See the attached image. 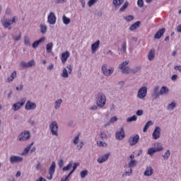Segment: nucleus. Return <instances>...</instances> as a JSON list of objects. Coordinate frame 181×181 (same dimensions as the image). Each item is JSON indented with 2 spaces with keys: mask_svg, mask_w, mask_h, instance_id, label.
Returning <instances> with one entry per match:
<instances>
[{
  "mask_svg": "<svg viewBox=\"0 0 181 181\" xmlns=\"http://www.w3.org/2000/svg\"><path fill=\"white\" fill-rule=\"evenodd\" d=\"M95 101H96V105L99 108H103L105 105L107 103V98L105 97V95L101 92L98 93L95 95Z\"/></svg>",
  "mask_w": 181,
  "mask_h": 181,
  "instance_id": "obj_1",
  "label": "nucleus"
},
{
  "mask_svg": "<svg viewBox=\"0 0 181 181\" xmlns=\"http://www.w3.org/2000/svg\"><path fill=\"white\" fill-rule=\"evenodd\" d=\"M107 67H108V65H107V64H104L102 65V73L103 75L106 76V77H110V76H111L114 73L115 69L112 66H110L109 69H107Z\"/></svg>",
  "mask_w": 181,
  "mask_h": 181,
  "instance_id": "obj_2",
  "label": "nucleus"
},
{
  "mask_svg": "<svg viewBox=\"0 0 181 181\" xmlns=\"http://www.w3.org/2000/svg\"><path fill=\"white\" fill-rule=\"evenodd\" d=\"M30 138V132L29 131H24L21 132L18 137V141L24 142Z\"/></svg>",
  "mask_w": 181,
  "mask_h": 181,
  "instance_id": "obj_3",
  "label": "nucleus"
},
{
  "mask_svg": "<svg viewBox=\"0 0 181 181\" xmlns=\"http://www.w3.org/2000/svg\"><path fill=\"white\" fill-rule=\"evenodd\" d=\"M49 129L51 131L52 135L57 136V135H59V134L57 133V131L59 130V124H57V122H52L49 125Z\"/></svg>",
  "mask_w": 181,
  "mask_h": 181,
  "instance_id": "obj_4",
  "label": "nucleus"
},
{
  "mask_svg": "<svg viewBox=\"0 0 181 181\" xmlns=\"http://www.w3.org/2000/svg\"><path fill=\"white\" fill-rule=\"evenodd\" d=\"M138 142H139V136L138 134H134L128 139V143L130 146H135Z\"/></svg>",
  "mask_w": 181,
  "mask_h": 181,
  "instance_id": "obj_5",
  "label": "nucleus"
},
{
  "mask_svg": "<svg viewBox=\"0 0 181 181\" xmlns=\"http://www.w3.org/2000/svg\"><path fill=\"white\" fill-rule=\"evenodd\" d=\"M25 103H26V98H23L19 102L14 103L13 105V110L14 111L21 110V107H23V105H25Z\"/></svg>",
  "mask_w": 181,
  "mask_h": 181,
  "instance_id": "obj_6",
  "label": "nucleus"
},
{
  "mask_svg": "<svg viewBox=\"0 0 181 181\" xmlns=\"http://www.w3.org/2000/svg\"><path fill=\"white\" fill-rule=\"evenodd\" d=\"M124 138H125V130L122 127L120 130L116 132L115 139L117 141H122Z\"/></svg>",
  "mask_w": 181,
  "mask_h": 181,
  "instance_id": "obj_7",
  "label": "nucleus"
},
{
  "mask_svg": "<svg viewBox=\"0 0 181 181\" xmlns=\"http://www.w3.org/2000/svg\"><path fill=\"white\" fill-rule=\"evenodd\" d=\"M148 93V88L146 86H142L138 91L139 98H145Z\"/></svg>",
  "mask_w": 181,
  "mask_h": 181,
  "instance_id": "obj_8",
  "label": "nucleus"
},
{
  "mask_svg": "<svg viewBox=\"0 0 181 181\" xmlns=\"http://www.w3.org/2000/svg\"><path fill=\"white\" fill-rule=\"evenodd\" d=\"M163 149V148L162 146L150 148L148 149L147 153H148V155H150V156H153V153H155L156 152H161V151Z\"/></svg>",
  "mask_w": 181,
  "mask_h": 181,
  "instance_id": "obj_9",
  "label": "nucleus"
},
{
  "mask_svg": "<svg viewBox=\"0 0 181 181\" xmlns=\"http://www.w3.org/2000/svg\"><path fill=\"white\" fill-rule=\"evenodd\" d=\"M23 160V157L19 156H11L10 157L11 163H19Z\"/></svg>",
  "mask_w": 181,
  "mask_h": 181,
  "instance_id": "obj_10",
  "label": "nucleus"
},
{
  "mask_svg": "<svg viewBox=\"0 0 181 181\" xmlns=\"http://www.w3.org/2000/svg\"><path fill=\"white\" fill-rule=\"evenodd\" d=\"M25 109L27 110V111L36 110V103L31 102L30 100H28L25 103Z\"/></svg>",
  "mask_w": 181,
  "mask_h": 181,
  "instance_id": "obj_11",
  "label": "nucleus"
},
{
  "mask_svg": "<svg viewBox=\"0 0 181 181\" xmlns=\"http://www.w3.org/2000/svg\"><path fill=\"white\" fill-rule=\"evenodd\" d=\"M153 139H159L160 138V127H156L152 134Z\"/></svg>",
  "mask_w": 181,
  "mask_h": 181,
  "instance_id": "obj_12",
  "label": "nucleus"
},
{
  "mask_svg": "<svg viewBox=\"0 0 181 181\" xmlns=\"http://www.w3.org/2000/svg\"><path fill=\"white\" fill-rule=\"evenodd\" d=\"M47 22L49 25H54L56 23V15L54 13L51 12L48 16Z\"/></svg>",
  "mask_w": 181,
  "mask_h": 181,
  "instance_id": "obj_13",
  "label": "nucleus"
},
{
  "mask_svg": "<svg viewBox=\"0 0 181 181\" xmlns=\"http://www.w3.org/2000/svg\"><path fill=\"white\" fill-rule=\"evenodd\" d=\"M160 95V91H159V86H156L153 89V93H152V97L153 100H158Z\"/></svg>",
  "mask_w": 181,
  "mask_h": 181,
  "instance_id": "obj_14",
  "label": "nucleus"
},
{
  "mask_svg": "<svg viewBox=\"0 0 181 181\" xmlns=\"http://www.w3.org/2000/svg\"><path fill=\"white\" fill-rule=\"evenodd\" d=\"M69 57H70V52L69 51L63 52L61 57L62 63L64 64V63L67 62V59H69Z\"/></svg>",
  "mask_w": 181,
  "mask_h": 181,
  "instance_id": "obj_15",
  "label": "nucleus"
},
{
  "mask_svg": "<svg viewBox=\"0 0 181 181\" xmlns=\"http://www.w3.org/2000/svg\"><path fill=\"white\" fill-rule=\"evenodd\" d=\"M110 155H111V153H107L103 155L102 157L98 158V163H104V162H105L106 160H108V158H110Z\"/></svg>",
  "mask_w": 181,
  "mask_h": 181,
  "instance_id": "obj_16",
  "label": "nucleus"
},
{
  "mask_svg": "<svg viewBox=\"0 0 181 181\" xmlns=\"http://www.w3.org/2000/svg\"><path fill=\"white\" fill-rule=\"evenodd\" d=\"M165 32H166L165 28H161L154 35V39H160L161 36H163L165 34Z\"/></svg>",
  "mask_w": 181,
  "mask_h": 181,
  "instance_id": "obj_17",
  "label": "nucleus"
},
{
  "mask_svg": "<svg viewBox=\"0 0 181 181\" xmlns=\"http://www.w3.org/2000/svg\"><path fill=\"white\" fill-rule=\"evenodd\" d=\"M155 53H156V51H155V49H151L148 54V59L151 61L153 60V59H155Z\"/></svg>",
  "mask_w": 181,
  "mask_h": 181,
  "instance_id": "obj_18",
  "label": "nucleus"
},
{
  "mask_svg": "<svg viewBox=\"0 0 181 181\" xmlns=\"http://www.w3.org/2000/svg\"><path fill=\"white\" fill-rule=\"evenodd\" d=\"M139 26H141V21H136V23H134V24H132L130 27H129V30H131L132 32L135 30V29H138V28H139Z\"/></svg>",
  "mask_w": 181,
  "mask_h": 181,
  "instance_id": "obj_19",
  "label": "nucleus"
},
{
  "mask_svg": "<svg viewBox=\"0 0 181 181\" xmlns=\"http://www.w3.org/2000/svg\"><path fill=\"white\" fill-rule=\"evenodd\" d=\"M152 175H153L152 167L147 168L144 172V176H152Z\"/></svg>",
  "mask_w": 181,
  "mask_h": 181,
  "instance_id": "obj_20",
  "label": "nucleus"
},
{
  "mask_svg": "<svg viewBox=\"0 0 181 181\" xmlns=\"http://www.w3.org/2000/svg\"><path fill=\"white\" fill-rule=\"evenodd\" d=\"M45 40H46V37H42L40 39L35 41L32 46H39V45H40V43H43L45 42Z\"/></svg>",
  "mask_w": 181,
  "mask_h": 181,
  "instance_id": "obj_21",
  "label": "nucleus"
},
{
  "mask_svg": "<svg viewBox=\"0 0 181 181\" xmlns=\"http://www.w3.org/2000/svg\"><path fill=\"white\" fill-rule=\"evenodd\" d=\"M142 67L141 66H137L131 70V74H136L138 73H141Z\"/></svg>",
  "mask_w": 181,
  "mask_h": 181,
  "instance_id": "obj_22",
  "label": "nucleus"
},
{
  "mask_svg": "<svg viewBox=\"0 0 181 181\" xmlns=\"http://www.w3.org/2000/svg\"><path fill=\"white\" fill-rule=\"evenodd\" d=\"M56 172V163L53 161L49 168V173H54Z\"/></svg>",
  "mask_w": 181,
  "mask_h": 181,
  "instance_id": "obj_23",
  "label": "nucleus"
},
{
  "mask_svg": "<svg viewBox=\"0 0 181 181\" xmlns=\"http://www.w3.org/2000/svg\"><path fill=\"white\" fill-rule=\"evenodd\" d=\"M151 125H153V122L151 120L147 122L143 128V132H146V131H148V128L151 127Z\"/></svg>",
  "mask_w": 181,
  "mask_h": 181,
  "instance_id": "obj_24",
  "label": "nucleus"
},
{
  "mask_svg": "<svg viewBox=\"0 0 181 181\" xmlns=\"http://www.w3.org/2000/svg\"><path fill=\"white\" fill-rule=\"evenodd\" d=\"M119 54H124L127 53V47L125 46H119L118 47Z\"/></svg>",
  "mask_w": 181,
  "mask_h": 181,
  "instance_id": "obj_25",
  "label": "nucleus"
},
{
  "mask_svg": "<svg viewBox=\"0 0 181 181\" xmlns=\"http://www.w3.org/2000/svg\"><path fill=\"white\" fill-rule=\"evenodd\" d=\"M169 93V88L166 86H162L160 90V95H163V94H168Z\"/></svg>",
  "mask_w": 181,
  "mask_h": 181,
  "instance_id": "obj_26",
  "label": "nucleus"
},
{
  "mask_svg": "<svg viewBox=\"0 0 181 181\" xmlns=\"http://www.w3.org/2000/svg\"><path fill=\"white\" fill-rule=\"evenodd\" d=\"M15 78H16V71H14L11 74V76L7 78V81L8 83H12V81H13V79H15Z\"/></svg>",
  "mask_w": 181,
  "mask_h": 181,
  "instance_id": "obj_27",
  "label": "nucleus"
},
{
  "mask_svg": "<svg viewBox=\"0 0 181 181\" xmlns=\"http://www.w3.org/2000/svg\"><path fill=\"white\" fill-rule=\"evenodd\" d=\"M138 163V161L136 160H131L129 162L128 166L130 168V169H132V168H135L136 166V164Z\"/></svg>",
  "mask_w": 181,
  "mask_h": 181,
  "instance_id": "obj_28",
  "label": "nucleus"
},
{
  "mask_svg": "<svg viewBox=\"0 0 181 181\" xmlns=\"http://www.w3.org/2000/svg\"><path fill=\"white\" fill-rule=\"evenodd\" d=\"M69 74L67 69L66 68H63L62 73L61 74L62 77H63V78H68Z\"/></svg>",
  "mask_w": 181,
  "mask_h": 181,
  "instance_id": "obj_29",
  "label": "nucleus"
},
{
  "mask_svg": "<svg viewBox=\"0 0 181 181\" xmlns=\"http://www.w3.org/2000/svg\"><path fill=\"white\" fill-rule=\"evenodd\" d=\"M63 103L62 99H59L55 101V105H54V109L55 110H59L60 108V105H62V103Z\"/></svg>",
  "mask_w": 181,
  "mask_h": 181,
  "instance_id": "obj_30",
  "label": "nucleus"
},
{
  "mask_svg": "<svg viewBox=\"0 0 181 181\" xmlns=\"http://www.w3.org/2000/svg\"><path fill=\"white\" fill-rule=\"evenodd\" d=\"M72 166H73V161H70L67 165H66L62 168L63 172H67V170H70Z\"/></svg>",
  "mask_w": 181,
  "mask_h": 181,
  "instance_id": "obj_31",
  "label": "nucleus"
},
{
  "mask_svg": "<svg viewBox=\"0 0 181 181\" xmlns=\"http://www.w3.org/2000/svg\"><path fill=\"white\" fill-rule=\"evenodd\" d=\"M128 64H129V60H126L125 62H123L122 64L119 65V69H120V70H122V69L127 67Z\"/></svg>",
  "mask_w": 181,
  "mask_h": 181,
  "instance_id": "obj_32",
  "label": "nucleus"
},
{
  "mask_svg": "<svg viewBox=\"0 0 181 181\" xmlns=\"http://www.w3.org/2000/svg\"><path fill=\"white\" fill-rule=\"evenodd\" d=\"M132 69L129 66H126L122 69L123 74H130Z\"/></svg>",
  "mask_w": 181,
  "mask_h": 181,
  "instance_id": "obj_33",
  "label": "nucleus"
},
{
  "mask_svg": "<svg viewBox=\"0 0 181 181\" xmlns=\"http://www.w3.org/2000/svg\"><path fill=\"white\" fill-rule=\"evenodd\" d=\"M124 21H127V22H132L134 19H135V17L133 15H128L127 16L123 17Z\"/></svg>",
  "mask_w": 181,
  "mask_h": 181,
  "instance_id": "obj_34",
  "label": "nucleus"
},
{
  "mask_svg": "<svg viewBox=\"0 0 181 181\" xmlns=\"http://www.w3.org/2000/svg\"><path fill=\"white\" fill-rule=\"evenodd\" d=\"M62 21L64 25H69L71 22V20L66 16H63Z\"/></svg>",
  "mask_w": 181,
  "mask_h": 181,
  "instance_id": "obj_35",
  "label": "nucleus"
},
{
  "mask_svg": "<svg viewBox=\"0 0 181 181\" xmlns=\"http://www.w3.org/2000/svg\"><path fill=\"white\" fill-rule=\"evenodd\" d=\"M162 156L165 160H168L170 156V150H167Z\"/></svg>",
  "mask_w": 181,
  "mask_h": 181,
  "instance_id": "obj_36",
  "label": "nucleus"
},
{
  "mask_svg": "<svg viewBox=\"0 0 181 181\" xmlns=\"http://www.w3.org/2000/svg\"><path fill=\"white\" fill-rule=\"evenodd\" d=\"M33 144H35V142H32L30 144H28L27 146V147L24 149V152L23 153V155H26V153H28V152L30 151V148L33 146Z\"/></svg>",
  "mask_w": 181,
  "mask_h": 181,
  "instance_id": "obj_37",
  "label": "nucleus"
},
{
  "mask_svg": "<svg viewBox=\"0 0 181 181\" xmlns=\"http://www.w3.org/2000/svg\"><path fill=\"white\" fill-rule=\"evenodd\" d=\"M177 105V103H176L175 102H173L168 105L167 110H175Z\"/></svg>",
  "mask_w": 181,
  "mask_h": 181,
  "instance_id": "obj_38",
  "label": "nucleus"
},
{
  "mask_svg": "<svg viewBox=\"0 0 181 181\" xmlns=\"http://www.w3.org/2000/svg\"><path fill=\"white\" fill-rule=\"evenodd\" d=\"M40 32H41V33H42V35H45V33H46V32H47V26H46L43 24H41L40 25Z\"/></svg>",
  "mask_w": 181,
  "mask_h": 181,
  "instance_id": "obj_39",
  "label": "nucleus"
},
{
  "mask_svg": "<svg viewBox=\"0 0 181 181\" xmlns=\"http://www.w3.org/2000/svg\"><path fill=\"white\" fill-rule=\"evenodd\" d=\"M124 4V0H113V5L115 6H119Z\"/></svg>",
  "mask_w": 181,
  "mask_h": 181,
  "instance_id": "obj_40",
  "label": "nucleus"
},
{
  "mask_svg": "<svg viewBox=\"0 0 181 181\" xmlns=\"http://www.w3.org/2000/svg\"><path fill=\"white\" fill-rule=\"evenodd\" d=\"M8 23H10V25H12L13 23H16L18 22V17L14 16L12 20L8 18L6 20Z\"/></svg>",
  "mask_w": 181,
  "mask_h": 181,
  "instance_id": "obj_41",
  "label": "nucleus"
},
{
  "mask_svg": "<svg viewBox=\"0 0 181 181\" xmlns=\"http://www.w3.org/2000/svg\"><path fill=\"white\" fill-rule=\"evenodd\" d=\"M128 6H129V3L128 1H125L123 6L119 8V12H124Z\"/></svg>",
  "mask_w": 181,
  "mask_h": 181,
  "instance_id": "obj_42",
  "label": "nucleus"
},
{
  "mask_svg": "<svg viewBox=\"0 0 181 181\" xmlns=\"http://www.w3.org/2000/svg\"><path fill=\"white\" fill-rule=\"evenodd\" d=\"M136 119H138V117H136V115H133L129 118L127 119V122H134L135 121H136Z\"/></svg>",
  "mask_w": 181,
  "mask_h": 181,
  "instance_id": "obj_43",
  "label": "nucleus"
},
{
  "mask_svg": "<svg viewBox=\"0 0 181 181\" xmlns=\"http://www.w3.org/2000/svg\"><path fill=\"white\" fill-rule=\"evenodd\" d=\"M1 23L4 26V28H5V29H8V28H9V26H11V23H8V22L6 20L4 21V20H1Z\"/></svg>",
  "mask_w": 181,
  "mask_h": 181,
  "instance_id": "obj_44",
  "label": "nucleus"
},
{
  "mask_svg": "<svg viewBox=\"0 0 181 181\" xmlns=\"http://www.w3.org/2000/svg\"><path fill=\"white\" fill-rule=\"evenodd\" d=\"M100 137L101 138L102 141H105V139H108V136H107V134H105V132H100Z\"/></svg>",
  "mask_w": 181,
  "mask_h": 181,
  "instance_id": "obj_45",
  "label": "nucleus"
},
{
  "mask_svg": "<svg viewBox=\"0 0 181 181\" xmlns=\"http://www.w3.org/2000/svg\"><path fill=\"white\" fill-rule=\"evenodd\" d=\"M88 175V170H82L81 172V177L82 179H84V177H86V176H87Z\"/></svg>",
  "mask_w": 181,
  "mask_h": 181,
  "instance_id": "obj_46",
  "label": "nucleus"
},
{
  "mask_svg": "<svg viewBox=\"0 0 181 181\" xmlns=\"http://www.w3.org/2000/svg\"><path fill=\"white\" fill-rule=\"evenodd\" d=\"M78 141H80V134H78L73 140L74 145H77L78 144Z\"/></svg>",
  "mask_w": 181,
  "mask_h": 181,
  "instance_id": "obj_47",
  "label": "nucleus"
},
{
  "mask_svg": "<svg viewBox=\"0 0 181 181\" xmlns=\"http://www.w3.org/2000/svg\"><path fill=\"white\" fill-rule=\"evenodd\" d=\"M35 64H36V63L35 62V60H33V59L27 62L28 67H33V66H35Z\"/></svg>",
  "mask_w": 181,
  "mask_h": 181,
  "instance_id": "obj_48",
  "label": "nucleus"
},
{
  "mask_svg": "<svg viewBox=\"0 0 181 181\" xmlns=\"http://www.w3.org/2000/svg\"><path fill=\"white\" fill-rule=\"evenodd\" d=\"M20 67H21V69L28 68V63L25 62V61L21 62L20 64Z\"/></svg>",
  "mask_w": 181,
  "mask_h": 181,
  "instance_id": "obj_49",
  "label": "nucleus"
},
{
  "mask_svg": "<svg viewBox=\"0 0 181 181\" xmlns=\"http://www.w3.org/2000/svg\"><path fill=\"white\" fill-rule=\"evenodd\" d=\"M58 166L59 169H62V168L64 166V160L63 159H61L58 161Z\"/></svg>",
  "mask_w": 181,
  "mask_h": 181,
  "instance_id": "obj_50",
  "label": "nucleus"
},
{
  "mask_svg": "<svg viewBox=\"0 0 181 181\" xmlns=\"http://www.w3.org/2000/svg\"><path fill=\"white\" fill-rule=\"evenodd\" d=\"M24 42L25 46H30V40H29V37H25Z\"/></svg>",
  "mask_w": 181,
  "mask_h": 181,
  "instance_id": "obj_51",
  "label": "nucleus"
},
{
  "mask_svg": "<svg viewBox=\"0 0 181 181\" xmlns=\"http://www.w3.org/2000/svg\"><path fill=\"white\" fill-rule=\"evenodd\" d=\"M97 145L98 146H107V143H105V141H97Z\"/></svg>",
  "mask_w": 181,
  "mask_h": 181,
  "instance_id": "obj_52",
  "label": "nucleus"
},
{
  "mask_svg": "<svg viewBox=\"0 0 181 181\" xmlns=\"http://www.w3.org/2000/svg\"><path fill=\"white\" fill-rule=\"evenodd\" d=\"M98 1V0H89L88 2V6H93V5H94V4H96Z\"/></svg>",
  "mask_w": 181,
  "mask_h": 181,
  "instance_id": "obj_53",
  "label": "nucleus"
},
{
  "mask_svg": "<svg viewBox=\"0 0 181 181\" xmlns=\"http://www.w3.org/2000/svg\"><path fill=\"white\" fill-rule=\"evenodd\" d=\"M21 37H22V34L20 33L18 35H14L13 37V39L14 40H17L18 41V40H21Z\"/></svg>",
  "mask_w": 181,
  "mask_h": 181,
  "instance_id": "obj_54",
  "label": "nucleus"
},
{
  "mask_svg": "<svg viewBox=\"0 0 181 181\" xmlns=\"http://www.w3.org/2000/svg\"><path fill=\"white\" fill-rule=\"evenodd\" d=\"M137 5L139 8H144V0H138Z\"/></svg>",
  "mask_w": 181,
  "mask_h": 181,
  "instance_id": "obj_55",
  "label": "nucleus"
},
{
  "mask_svg": "<svg viewBox=\"0 0 181 181\" xmlns=\"http://www.w3.org/2000/svg\"><path fill=\"white\" fill-rule=\"evenodd\" d=\"M66 69H68L69 70V74H71V72L73 71V66H71V64L66 65Z\"/></svg>",
  "mask_w": 181,
  "mask_h": 181,
  "instance_id": "obj_56",
  "label": "nucleus"
},
{
  "mask_svg": "<svg viewBox=\"0 0 181 181\" xmlns=\"http://www.w3.org/2000/svg\"><path fill=\"white\" fill-rule=\"evenodd\" d=\"M28 124H30V125L32 127H35V125H36V122H35V120L32 119H30L28 121Z\"/></svg>",
  "mask_w": 181,
  "mask_h": 181,
  "instance_id": "obj_57",
  "label": "nucleus"
},
{
  "mask_svg": "<svg viewBox=\"0 0 181 181\" xmlns=\"http://www.w3.org/2000/svg\"><path fill=\"white\" fill-rule=\"evenodd\" d=\"M136 114L138 117H141V115H144V110H139L136 111Z\"/></svg>",
  "mask_w": 181,
  "mask_h": 181,
  "instance_id": "obj_58",
  "label": "nucleus"
},
{
  "mask_svg": "<svg viewBox=\"0 0 181 181\" xmlns=\"http://www.w3.org/2000/svg\"><path fill=\"white\" fill-rule=\"evenodd\" d=\"M98 47H100L99 46H92L91 49H92V53H95V52H97V50H98Z\"/></svg>",
  "mask_w": 181,
  "mask_h": 181,
  "instance_id": "obj_59",
  "label": "nucleus"
},
{
  "mask_svg": "<svg viewBox=\"0 0 181 181\" xmlns=\"http://www.w3.org/2000/svg\"><path fill=\"white\" fill-rule=\"evenodd\" d=\"M77 166H80V163H74V165H73V169L72 170H76L77 169Z\"/></svg>",
  "mask_w": 181,
  "mask_h": 181,
  "instance_id": "obj_60",
  "label": "nucleus"
},
{
  "mask_svg": "<svg viewBox=\"0 0 181 181\" xmlns=\"http://www.w3.org/2000/svg\"><path fill=\"white\" fill-rule=\"evenodd\" d=\"M67 0H55V4H66Z\"/></svg>",
  "mask_w": 181,
  "mask_h": 181,
  "instance_id": "obj_61",
  "label": "nucleus"
},
{
  "mask_svg": "<svg viewBox=\"0 0 181 181\" xmlns=\"http://www.w3.org/2000/svg\"><path fill=\"white\" fill-rule=\"evenodd\" d=\"M117 121H118V117H113L110 119V122H115Z\"/></svg>",
  "mask_w": 181,
  "mask_h": 181,
  "instance_id": "obj_62",
  "label": "nucleus"
},
{
  "mask_svg": "<svg viewBox=\"0 0 181 181\" xmlns=\"http://www.w3.org/2000/svg\"><path fill=\"white\" fill-rule=\"evenodd\" d=\"M174 69L176 71H180V73H181V66H175Z\"/></svg>",
  "mask_w": 181,
  "mask_h": 181,
  "instance_id": "obj_63",
  "label": "nucleus"
},
{
  "mask_svg": "<svg viewBox=\"0 0 181 181\" xmlns=\"http://www.w3.org/2000/svg\"><path fill=\"white\" fill-rule=\"evenodd\" d=\"M52 46H47V53H52Z\"/></svg>",
  "mask_w": 181,
  "mask_h": 181,
  "instance_id": "obj_64",
  "label": "nucleus"
}]
</instances>
